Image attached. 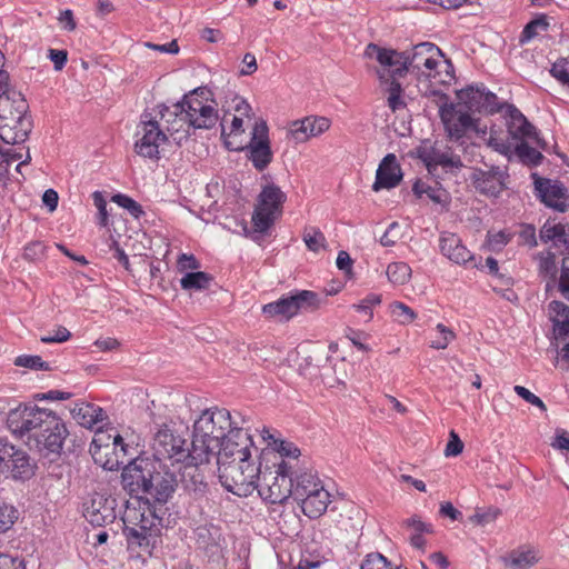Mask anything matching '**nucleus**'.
Returning a JSON list of instances; mask_svg holds the SVG:
<instances>
[{
    "mask_svg": "<svg viewBox=\"0 0 569 569\" xmlns=\"http://www.w3.org/2000/svg\"><path fill=\"white\" fill-rule=\"evenodd\" d=\"M240 425L226 408L212 407L203 410L193 423V453L191 461L209 463L221 441Z\"/></svg>",
    "mask_w": 569,
    "mask_h": 569,
    "instance_id": "1",
    "label": "nucleus"
},
{
    "mask_svg": "<svg viewBox=\"0 0 569 569\" xmlns=\"http://www.w3.org/2000/svg\"><path fill=\"white\" fill-rule=\"evenodd\" d=\"M231 451H226L219 458L218 476L221 485L239 497H248L256 490L260 467L251 458L230 460Z\"/></svg>",
    "mask_w": 569,
    "mask_h": 569,
    "instance_id": "2",
    "label": "nucleus"
},
{
    "mask_svg": "<svg viewBox=\"0 0 569 569\" xmlns=\"http://www.w3.org/2000/svg\"><path fill=\"white\" fill-rule=\"evenodd\" d=\"M276 466L274 471H260L254 485L261 499L271 505L284 502L292 491L293 463L280 461Z\"/></svg>",
    "mask_w": 569,
    "mask_h": 569,
    "instance_id": "3",
    "label": "nucleus"
},
{
    "mask_svg": "<svg viewBox=\"0 0 569 569\" xmlns=\"http://www.w3.org/2000/svg\"><path fill=\"white\" fill-rule=\"evenodd\" d=\"M8 422L14 435L20 437L28 436L29 439L34 440L50 423L57 425V416L46 409L24 407L11 411Z\"/></svg>",
    "mask_w": 569,
    "mask_h": 569,
    "instance_id": "4",
    "label": "nucleus"
},
{
    "mask_svg": "<svg viewBox=\"0 0 569 569\" xmlns=\"http://www.w3.org/2000/svg\"><path fill=\"white\" fill-rule=\"evenodd\" d=\"M211 92L206 87H199L184 94L181 102L184 104L186 116L193 129H211L218 122L219 116L216 107L208 103Z\"/></svg>",
    "mask_w": 569,
    "mask_h": 569,
    "instance_id": "5",
    "label": "nucleus"
},
{
    "mask_svg": "<svg viewBox=\"0 0 569 569\" xmlns=\"http://www.w3.org/2000/svg\"><path fill=\"white\" fill-rule=\"evenodd\" d=\"M152 473H154V461L138 457L122 469V487L130 496L141 499L150 493Z\"/></svg>",
    "mask_w": 569,
    "mask_h": 569,
    "instance_id": "6",
    "label": "nucleus"
},
{
    "mask_svg": "<svg viewBox=\"0 0 569 569\" xmlns=\"http://www.w3.org/2000/svg\"><path fill=\"white\" fill-rule=\"evenodd\" d=\"M136 136L138 138L134 142L137 154L148 159L160 158L159 148L168 140V136L154 117L143 113Z\"/></svg>",
    "mask_w": 569,
    "mask_h": 569,
    "instance_id": "7",
    "label": "nucleus"
},
{
    "mask_svg": "<svg viewBox=\"0 0 569 569\" xmlns=\"http://www.w3.org/2000/svg\"><path fill=\"white\" fill-rule=\"evenodd\" d=\"M187 440L176 435L167 426L161 427L153 438L152 449L158 460L171 459L174 462L191 461L193 453V441L191 449L186 448Z\"/></svg>",
    "mask_w": 569,
    "mask_h": 569,
    "instance_id": "8",
    "label": "nucleus"
},
{
    "mask_svg": "<svg viewBox=\"0 0 569 569\" xmlns=\"http://www.w3.org/2000/svg\"><path fill=\"white\" fill-rule=\"evenodd\" d=\"M406 52V67L408 72L415 73L418 78H436V69L442 57L441 50L431 42H421Z\"/></svg>",
    "mask_w": 569,
    "mask_h": 569,
    "instance_id": "9",
    "label": "nucleus"
},
{
    "mask_svg": "<svg viewBox=\"0 0 569 569\" xmlns=\"http://www.w3.org/2000/svg\"><path fill=\"white\" fill-rule=\"evenodd\" d=\"M365 57L373 59L380 64V69L377 70L380 81H388V78H400L408 72L406 52L369 43L365 50Z\"/></svg>",
    "mask_w": 569,
    "mask_h": 569,
    "instance_id": "10",
    "label": "nucleus"
},
{
    "mask_svg": "<svg viewBox=\"0 0 569 569\" xmlns=\"http://www.w3.org/2000/svg\"><path fill=\"white\" fill-rule=\"evenodd\" d=\"M417 154L431 174L436 173L438 167L450 173L457 172L463 167L460 156L456 154L450 147L423 143L417 149Z\"/></svg>",
    "mask_w": 569,
    "mask_h": 569,
    "instance_id": "11",
    "label": "nucleus"
},
{
    "mask_svg": "<svg viewBox=\"0 0 569 569\" xmlns=\"http://www.w3.org/2000/svg\"><path fill=\"white\" fill-rule=\"evenodd\" d=\"M459 106L470 112L496 113L502 109L495 93L488 91L483 84H471L457 91Z\"/></svg>",
    "mask_w": 569,
    "mask_h": 569,
    "instance_id": "12",
    "label": "nucleus"
},
{
    "mask_svg": "<svg viewBox=\"0 0 569 569\" xmlns=\"http://www.w3.org/2000/svg\"><path fill=\"white\" fill-rule=\"evenodd\" d=\"M448 138L452 141L461 140L469 130L478 131V120L467 111L456 109L453 104H445L439 110Z\"/></svg>",
    "mask_w": 569,
    "mask_h": 569,
    "instance_id": "13",
    "label": "nucleus"
},
{
    "mask_svg": "<svg viewBox=\"0 0 569 569\" xmlns=\"http://www.w3.org/2000/svg\"><path fill=\"white\" fill-rule=\"evenodd\" d=\"M244 423L246 420L241 418V423L233 430H230V433L221 441L212 458H216L218 461L222 453L228 450L232 453L230 460L252 457L253 440Z\"/></svg>",
    "mask_w": 569,
    "mask_h": 569,
    "instance_id": "14",
    "label": "nucleus"
},
{
    "mask_svg": "<svg viewBox=\"0 0 569 569\" xmlns=\"http://www.w3.org/2000/svg\"><path fill=\"white\" fill-rule=\"evenodd\" d=\"M184 104L179 101L172 106H159L160 126L173 137V140L180 144L189 136L190 124L187 120Z\"/></svg>",
    "mask_w": 569,
    "mask_h": 569,
    "instance_id": "15",
    "label": "nucleus"
},
{
    "mask_svg": "<svg viewBox=\"0 0 569 569\" xmlns=\"http://www.w3.org/2000/svg\"><path fill=\"white\" fill-rule=\"evenodd\" d=\"M509 174L499 166L488 169L473 168L470 174L472 186L482 194L498 197L506 189V180Z\"/></svg>",
    "mask_w": 569,
    "mask_h": 569,
    "instance_id": "16",
    "label": "nucleus"
},
{
    "mask_svg": "<svg viewBox=\"0 0 569 569\" xmlns=\"http://www.w3.org/2000/svg\"><path fill=\"white\" fill-rule=\"evenodd\" d=\"M3 463L7 465L1 475H9L14 480H28L34 476L37 465L29 453L20 447L8 443V452L3 455Z\"/></svg>",
    "mask_w": 569,
    "mask_h": 569,
    "instance_id": "17",
    "label": "nucleus"
},
{
    "mask_svg": "<svg viewBox=\"0 0 569 569\" xmlns=\"http://www.w3.org/2000/svg\"><path fill=\"white\" fill-rule=\"evenodd\" d=\"M83 516L94 527L112 523L117 517L116 500L101 493H93L84 503Z\"/></svg>",
    "mask_w": 569,
    "mask_h": 569,
    "instance_id": "18",
    "label": "nucleus"
},
{
    "mask_svg": "<svg viewBox=\"0 0 569 569\" xmlns=\"http://www.w3.org/2000/svg\"><path fill=\"white\" fill-rule=\"evenodd\" d=\"M247 148L249 150V159L256 169L261 171L271 162L272 152L269 146L268 127L264 121L256 122Z\"/></svg>",
    "mask_w": 569,
    "mask_h": 569,
    "instance_id": "19",
    "label": "nucleus"
},
{
    "mask_svg": "<svg viewBox=\"0 0 569 569\" xmlns=\"http://www.w3.org/2000/svg\"><path fill=\"white\" fill-rule=\"evenodd\" d=\"M507 128L509 134L517 140L531 139L539 148L546 150L547 142L541 139L536 128L513 106H506Z\"/></svg>",
    "mask_w": 569,
    "mask_h": 569,
    "instance_id": "20",
    "label": "nucleus"
},
{
    "mask_svg": "<svg viewBox=\"0 0 569 569\" xmlns=\"http://www.w3.org/2000/svg\"><path fill=\"white\" fill-rule=\"evenodd\" d=\"M330 124L331 121L326 117L308 116L292 121L289 126L288 134L296 143H302L326 132Z\"/></svg>",
    "mask_w": 569,
    "mask_h": 569,
    "instance_id": "21",
    "label": "nucleus"
},
{
    "mask_svg": "<svg viewBox=\"0 0 569 569\" xmlns=\"http://www.w3.org/2000/svg\"><path fill=\"white\" fill-rule=\"evenodd\" d=\"M138 507L128 505L122 516L123 527H137L138 525L143 526L144 529L161 530V518L150 508L149 503L138 501Z\"/></svg>",
    "mask_w": 569,
    "mask_h": 569,
    "instance_id": "22",
    "label": "nucleus"
},
{
    "mask_svg": "<svg viewBox=\"0 0 569 569\" xmlns=\"http://www.w3.org/2000/svg\"><path fill=\"white\" fill-rule=\"evenodd\" d=\"M32 130L31 117L6 118L0 120V139L6 146L23 143Z\"/></svg>",
    "mask_w": 569,
    "mask_h": 569,
    "instance_id": "23",
    "label": "nucleus"
},
{
    "mask_svg": "<svg viewBox=\"0 0 569 569\" xmlns=\"http://www.w3.org/2000/svg\"><path fill=\"white\" fill-rule=\"evenodd\" d=\"M535 187L539 198L546 206L559 212L566 211L568 197L561 183L550 179L537 178Z\"/></svg>",
    "mask_w": 569,
    "mask_h": 569,
    "instance_id": "24",
    "label": "nucleus"
},
{
    "mask_svg": "<svg viewBox=\"0 0 569 569\" xmlns=\"http://www.w3.org/2000/svg\"><path fill=\"white\" fill-rule=\"evenodd\" d=\"M549 311L553 322V331L559 337L569 336V307L562 301L553 300L549 303ZM559 360L568 365L566 369L569 368V342L565 343L559 350L556 362H559Z\"/></svg>",
    "mask_w": 569,
    "mask_h": 569,
    "instance_id": "25",
    "label": "nucleus"
},
{
    "mask_svg": "<svg viewBox=\"0 0 569 569\" xmlns=\"http://www.w3.org/2000/svg\"><path fill=\"white\" fill-rule=\"evenodd\" d=\"M401 179L402 171L397 157L393 153H388L378 166L372 189L375 191L392 189L400 183Z\"/></svg>",
    "mask_w": 569,
    "mask_h": 569,
    "instance_id": "26",
    "label": "nucleus"
},
{
    "mask_svg": "<svg viewBox=\"0 0 569 569\" xmlns=\"http://www.w3.org/2000/svg\"><path fill=\"white\" fill-rule=\"evenodd\" d=\"M540 239L543 243L551 242V248L558 253L569 257V224L548 219L540 229Z\"/></svg>",
    "mask_w": 569,
    "mask_h": 569,
    "instance_id": "27",
    "label": "nucleus"
},
{
    "mask_svg": "<svg viewBox=\"0 0 569 569\" xmlns=\"http://www.w3.org/2000/svg\"><path fill=\"white\" fill-rule=\"evenodd\" d=\"M439 247L441 253L450 261L457 264L471 263L472 267H477V263H473V254L466 248L457 234L442 232L439 238Z\"/></svg>",
    "mask_w": 569,
    "mask_h": 569,
    "instance_id": "28",
    "label": "nucleus"
},
{
    "mask_svg": "<svg viewBox=\"0 0 569 569\" xmlns=\"http://www.w3.org/2000/svg\"><path fill=\"white\" fill-rule=\"evenodd\" d=\"M123 535L127 539L130 549L139 548L142 551L151 555L152 550L160 541L161 530L144 529L143 526L123 527Z\"/></svg>",
    "mask_w": 569,
    "mask_h": 569,
    "instance_id": "29",
    "label": "nucleus"
},
{
    "mask_svg": "<svg viewBox=\"0 0 569 569\" xmlns=\"http://www.w3.org/2000/svg\"><path fill=\"white\" fill-rule=\"evenodd\" d=\"M298 502L307 517L316 519L327 510L330 493L325 488L316 489L312 495H307L303 489H298Z\"/></svg>",
    "mask_w": 569,
    "mask_h": 569,
    "instance_id": "30",
    "label": "nucleus"
},
{
    "mask_svg": "<svg viewBox=\"0 0 569 569\" xmlns=\"http://www.w3.org/2000/svg\"><path fill=\"white\" fill-rule=\"evenodd\" d=\"M67 435L68 431L64 423L57 416V425L50 423L34 441L39 451L47 450L51 453H59Z\"/></svg>",
    "mask_w": 569,
    "mask_h": 569,
    "instance_id": "31",
    "label": "nucleus"
},
{
    "mask_svg": "<svg viewBox=\"0 0 569 569\" xmlns=\"http://www.w3.org/2000/svg\"><path fill=\"white\" fill-rule=\"evenodd\" d=\"M29 104L21 92L7 88L0 94V120L7 118L28 117Z\"/></svg>",
    "mask_w": 569,
    "mask_h": 569,
    "instance_id": "32",
    "label": "nucleus"
},
{
    "mask_svg": "<svg viewBox=\"0 0 569 569\" xmlns=\"http://www.w3.org/2000/svg\"><path fill=\"white\" fill-rule=\"evenodd\" d=\"M72 418L82 427L92 429L107 419L106 412L99 406L89 402H77L71 409Z\"/></svg>",
    "mask_w": 569,
    "mask_h": 569,
    "instance_id": "33",
    "label": "nucleus"
},
{
    "mask_svg": "<svg viewBox=\"0 0 569 569\" xmlns=\"http://www.w3.org/2000/svg\"><path fill=\"white\" fill-rule=\"evenodd\" d=\"M177 480L171 472L157 471V462L154 461V473H152V488L149 497L159 502H166L171 493L174 491Z\"/></svg>",
    "mask_w": 569,
    "mask_h": 569,
    "instance_id": "34",
    "label": "nucleus"
},
{
    "mask_svg": "<svg viewBox=\"0 0 569 569\" xmlns=\"http://www.w3.org/2000/svg\"><path fill=\"white\" fill-rule=\"evenodd\" d=\"M200 466L201 465L193 463L192 461H186L182 472L184 488L197 496L203 495L207 490V482L203 473L199 469Z\"/></svg>",
    "mask_w": 569,
    "mask_h": 569,
    "instance_id": "35",
    "label": "nucleus"
},
{
    "mask_svg": "<svg viewBox=\"0 0 569 569\" xmlns=\"http://www.w3.org/2000/svg\"><path fill=\"white\" fill-rule=\"evenodd\" d=\"M286 199V193L278 186L270 183L260 192L258 206L280 214Z\"/></svg>",
    "mask_w": 569,
    "mask_h": 569,
    "instance_id": "36",
    "label": "nucleus"
},
{
    "mask_svg": "<svg viewBox=\"0 0 569 569\" xmlns=\"http://www.w3.org/2000/svg\"><path fill=\"white\" fill-rule=\"evenodd\" d=\"M262 312L268 317H282L290 319L298 313L297 302L293 300L292 295L280 298L279 300L267 303L262 307Z\"/></svg>",
    "mask_w": 569,
    "mask_h": 569,
    "instance_id": "37",
    "label": "nucleus"
},
{
    "mask_svg": "<svg viewBox=\"0 0 569 569\" xmlns=\"http://www.w3.org/2000/svg\"><path fill=\"white\" fill-rule=\"evenodd\" d=\"M325 488L322 482L310 471L299 472L292 476L291 496L298 501V489H303L307 495H312L316 489Z\"/></svg>",
    "mask_w": 569,
    "mask_h": 569,
    "instance_id": "38",
    "label": "nucleus"
},
{
    "mask_svg": "<svg viewBox=\"0 0 569 569\" xmlns=\"http://www.w3.org/2000/svg\"><path fill=\"white\" fill-rule=\"evenodd\" d=\"M403 526L412 530L410 536L411 545L417 549H423L426 540L422 533H432V525L423 522L418 516H412L403 521Z\"/></svg>",
    "mask_w": 569,
    "mask_h": 569,
    "instance_id": "39",
    "label": "nucleus"
},
{
    "mask_svg": "<svg viewBox=\"0 0 569 569\" xmlns=\"http://www.w3.org/2000/svg\"><path fill=\"white\" fill-rule=\"evenodd\" d=\"M242 117L233 114L229 133L226 132L223 122L221 123V137L224 139V144L229 150L239 151L243 149L241 143L234 141L238 136L244 132Z\"/></svg>",
    "mask_w": 569,
    "mask_h": 569,
    "instance_id": "40",
    "label": "nucleus"
},
{
    "mask_svg": "<svg viewBox=\"0 0 569 569\" xmlns=\"http://www.w3.org/2000/svg\"><path fill=\"white\" fill-rule=\"evenodd\" d=\"M213 278L203 271L187 272L180 279V286L183 290H204L209 288Z\"/></svg>",
    "mask_w": 569,
    "mask_h": 569,
    "instance_id": "41",
    "label": "nucleus"
},
{
    "mask_svg": "<svg viewBox=\"0 0 569 569\" xmlns=\"http://www.w3.org/2000/svg\"><path fill=\"white\" fill-rule=\"evenodd\" d=\"M278 213L257 204L252 214V224L254 232H266L274 222Z\"/></svg>",
    "mask_w": 569,
    "mask_h": 569,
    "instance_id": "42",
    "label": "nucleus"
},
{
    "mask_svg": "<svg viewBox=\"0 0 569 569\" xmlns=\"http://www.w3.org/2000/svg\"><path fill=\"white\" fill-rule=\"evenodd\" d=\"M415 196L419 199L427 197L435 203H441L445 197V190L439 187H431L421 179H417L412 186Z\"/></svg>",
    "mask_w": 569,
    "mask_h": 569,
    "instance_id": "43",
    "label": "nucleus"
},
{
    "mask_svg": "<svg viewBox=\"0 0 569 569\" xmlns=\"http://www.w3.org/2000/svg\"><path fill=\"white\" fill-rule=\"evenodd\" d=\"M388 279L397 286L405 284L411 277V268L406 262H392L387 267Z\"/></svg>",
    "mask_w": 569,
    "mask_h": 569,
    "instance_id": "44",
    "label": "nucleus"
},
{
    "mask_svg": "<svg viewBox=\"0 0 569 569\" xmlns=\"http://www.w3.org/2000/svg\"><path fill=\"white\" fill-rule=\"evenodd\" d=\"M222 108L226 110V113L234 111L239 113V116L244 117H250L251 112V106L248 103V101L233 92L226 97V101L222 104Z\"/></svg>",
    "mask_w": 569,
    "mask_h": 569,
    "instance_id": "45",
    "label": "nucleus"
},
{
    "mask_svg": "<svg viewBox=\"0 0 569 569\" xmlns=\"http://www.w3.org/2000/svg\"><path fill=\"white\" fill-rule=\"evenodd\" d=\"M292 297H293V300L297 302V311H299V310L312 311V310H316L320 305L319 295L313 291H309V290L297 291L295 295H292Z\"/></svg>",
    "mask_w": 569,
    "mask_h": 569,
    "instance_id": "46",
    "label": "nucleus"
},
{
    "mask_svg": "<svg viewBox=\"0 0 569 569\" xmlns=\"http://www.w3.org/2000/svg\"><path fill=\"white\" fill-rule=\"evenodd\" d=\"M516 154L521 162L529 166H538L541 163L543 156L540 151L530 147L527 142L521 141L515 149Z\"/></svg>",
    "mask_w": 569,
    "mask_h": 569,
    "instance_id": "47",
    "label": "nucleus"
},
{
    "mask_svg": "<svg viewBox=\"0 0 569 569\" xmlns=\"http://www.w3.org/2000/svg\"><path fill=\"white\" fill-rule=\"evenodd\" d=\"M276 450L281 457V461H291L293 463V473L298 470L299 461L298 458L300 456V449L290 441H280L277 443Z\"/></svg>",
    "mask_w": 569,
    "mask_h": 569,
    "instance_id": "48",
    "label": "nucleus"
},
{
    "mask_svg": "<svg viewBox=\"0 0 569 569\" xmlns=\"http://www.w3.org/2000/svg\"><path fill=\"white\" fill-rule=\"evenodd\" d=\"M302 238L310 251L318 252L326 247V237L317 227L306 228Z\"/></svg>",
    "mask_w": 569,
    "mask_h": 569,
    "instance_id": "49",
    "label": "nucleus"
},
{
    "mask_svg": "<svg viewBox=\"0 0 569 569\" xmlns=\"http://www.w3.org/2000/svg\"><path fill=\"white\" fill-rule=\"evenodd\" d=\"M549 27L547 16L540 14L538 18L531 20L522 30L520 42L525 43L533 39L540 30L546 31Z\"/></svg>",
    "mask_w": 569,
    "mask_h": 569,
    "instance_id": "50",
    "label": "nucleus"
},
{
    "mask_svg": "<svg viewBox=\"0 0 569 569\" xmlns=\"http://www.w3.org/2000/svg\"><path fill=\"white\" fill-rule=\"evenodd\" d=\"M537 561L536 552L531 549L516 550L510 555V565L518 569H527Z\"/></svg>",
    "mask_w": 569,
    "mask_h": 569,
    "instance_id": "51",
    "label": "nucleus"
},
{
    "mask_svg": "<svg viewBox=\"0 0 569 569\" xmlns=\"http://www.w3.org/2000/svg\"><path fill=\"white\" fill-rule=\"evenodd\" d=\"M14 366L23 367L31 370H51L48 362L43 361L40 356L21 355L14 359Z\"/></svg>",
    "mask_w": 569,
    "mask_h": 569,
    "instance_id": "52",
    "label": "nucleus"
},
{
    "mask_svg": "<svg viewBox=\"0 0 569 569\" xmlns=\"http://www.w3.org/2000/svg\"><path fill=\"white\" fill-rule=\"evenodd\" d=\"M112 201L127 209L134 218H139L143 213L142 207L136 200L126 194H114L112 197Z\"/></svg>",
    "mask_w": 569,
    "mask_h": 569,
    "instance_id": "53",
    "label": "nucleus"
},
{
    "mask_svg": "<svg viewBox=\"0 0 569 569\" xmlns=\"http://www.w3.org/2000/svg\"><path fill=\"white\" fill-rule=\"evenodd\" d=\"M390 309L391 313L401 323H410L416 318L415 311L402 302L396 301L391 303Z\"/></svg>",
    "mask_w": 569,
    "mask_h": 569,
    "instance_id": "54",
    "label": "nucleus"
},
{
    "mask_svg": "<svg viewBox=\"0 0 569 569\" xmlns=\"http://www.w3.org/2000/svg\"><path fill=\"white\" fill-rule=\"evenodd\" d=\"M436 329L440 337L436 340H432L430 347L438 350L446 349L448 345L456 338V335L451 329L447 328L442 323H438Z\"/></svg>",
    "mask_w": 569,
    "mask_h": 569,
    "instance_id": "55",
    "label": "nucleus"
},
{
    "mask_svg": "<svg viewBox=\"0 0 569 569\" xmlns=\"http://www.w3.org/2000/svg\"><path fill=\"white\" fill-rule=\"evenodd\" d=\"M361 569H392L391 563L381 553H369L361 563Z\"/></svg>",
    "mask_w": 569,
    "mask_h": 569,
    "instance_id": "56",
    "label": "nucleus"
},
{
    "mask_svg": "<svg viewBox=\"0 0 569 569\" xmlns=\"http://www.w3.org/2000/svg\"><path fill=\"white\" fill-rule=\"evenodd\" d=\"M551 76L562 84H569V60L558 59L550 69Z\"/></svg>",
    "mask_w": 569,
    "mask_h": 569,
    "instance_id": "57",
    "label": "nucleus"
},
{
    "mask_svg": "<svg viewBox=\"0 0 569 569\" xmlns=\"http://www.w3.org/2000/svg\"><path fill=\"white\" fill-rule=\"evenodd\" d=\"M92 199L96 208L98 209V223L101 227H107L109 219H108V211H107V201L100 191H94L92 193Z\"/></svg>",
    "mask_w": 569,
    "mask_h": 569,
    "instance_id": "58",
    "label": "nucleus"
},
{
    "mask_svg": "<svg viewBox=\"0 0 569 569\" xmlns=\"http://www.w3.org/2000/svg\"><path fill=\"white\" fill-rule=\"evenodd\" d=\"M381 302L380 296L370 293L366 298H363L359 303L353 305L352 307L359 311L363 312L368 316L369 319L372 318V308L378 306Z\"/></svg>",
    "mask_w": 569,
    "mask_h": 569,
    "instance_id": "59",
    "label": "nucleus"
},
{
    "mask_svg": "<svg viewBox=\"0 0 569 569\" xmlns=\"http://www.w3.org/2000/svg\"><path fill=\"white\" fill-rule=\"evenodd\" d=\"M500 515V510L497 508H489L485 511H477L470 519L473 523L479 526H487L493 522L498 516Z\"/></svg>",
    "mask_w": 569,
    "mask_h": 569,
    "instance_id": "60",
    "label": "nucleus"
},
{
    "mask_svg": "<svg viewBox=\"0 0 569 569\" xmlns=\"http://www.w3.org/2000/svg\"><path fill=\"white\" fill-rule=\"evenodd\" d=\"M513 390L519 397H521L528 403L539 408L543 412L547 410V407L543 403V401L527 388L522 386H515Z\"/></svg>",
    "mask_w": 569,
    "mask_h": 569,
    "instance_id": "61",
    "label": "nucleus"
},
{
    "mask_svg": "<svg viewBox=\"0 0 569 569\" xmlns=\"http://www.w3.org/2000/svg\"><path fill=\"white\" fill-rule=\"evenodd\" d=\"M70 337V331L67 328L59 326L53 330L52 333L42 336L40 341L43 343H61L69 340Z\"/></svg>",
    "mask_w": 569,
    "mask_h": 569,
    "instance_id": "62",
    "label": "nucleus"
},
{
    "mask_svg": "<svg viewBox=\"0 0 569 569\" xmlns=\"http://www.w3.org/2000/svg\"><path fill=\"white\" fill-rule=\"evenodd\" d=\"M509 240V234L505 231L488 232L487 234V244L492 251L500 250Z\"/></svg>",
    "mask_w": 569,
    "mask_h": 569,
    "instance_id": "63",
    "label": "nucleus"
},
{
    "mask_svg": "<svg viewBox=\"0 0 569 569\" xmlns=\"http://www.w3.org/2000/svg\"><path fill=\"white\" fill-rule=\"evenodd\" d=\"M558 290L566 300H569V264L567 259H563L562 261L560 277L558 280Z\"/></svg>",
    "mask_w": 569,
    "mask_h": 569,
    "instance_id": "64",
    "label": "nucleus"
}]
</instances>
